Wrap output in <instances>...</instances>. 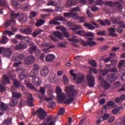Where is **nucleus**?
<instances>
[{"instance_id":"64","label":"nucleus","mask_w":125,"mask_h":125,"mask_svg":"<svg viewBox=\"0 0 125 125\" xmlns=\"http://www.w3.org/2000/svg\"><path fill=\"white\" fill-rule=\"evenodd\" d=\"M85 37H94V34L92 32H86Z\"/></svg>"},{"instance_id":"44","label":"nucleus","mask_w":125,"mask_h":125,"mask_svg":"<svg viewBox=\"0 0 125 125\" xmlns=\"http://www.w3.org/2000/svg\"><path fill=\"white\" fill-rule=\"evenodd\" d=\"M24 0H14L12 2V4L14 6H17V5H19V2L20 1H24Z\"/></svg>"},{"instance_id":"7","label":"nucleus","mask_w":125,"mask_h":125,"mask_svg":"<svg viewBox=\"0 0 125 125\" xmlns=\"http://www.w3.org/2000/svg\"><path fill=\"white\" fill-rule=\"evenodd\" d=\"M53 35L54 36H50V39L53 42H59L60 40H63V35H62V33L59 31H55L54 33H53ZM58 38V39H57Z\"/></svg>"},{"instance_id":"28","label":"nucleus","mask_w":125,"mask_h":125,"mask_svg":"<svg viewBox=\"0 0 125 125\" xmlns=\"http://www.w3.org/2000/svg\"><path fill=\"white\" fill-rule=\"evenodd\" d=\"M28 17L25 14H22L20 16L19 21L20 22H25L27 21Z\"/></svg>"},{"instance_id":"59","label":"nucleus","mask_w":125,"mask_h":125,"mask_svg":"<svg viewBox=\"0 0 125 125\" xmlns=\"http://www.w3.org/2000/svg\"><path fill=\"white\" fill-rule=\"evenodd\" d=\"M108 72L117 73L118 69L116 67L111 68L108 69Z\"/></svg>"},{"instance_id":"43","label":"nucleus","mask_w":125,"mask_h":125,"mask_svg":"<svg viewBox=\"0 0 125 125\" xmlns=\"http://www.w3.org/2000/svg\"><path fill=\"white\" fill-rule=\"evenodd\" d=\"M115 54H114L113 53H110V57L107 58L106 59H104V62L105 63L109 62L110 60H111V57H113L115 56Z\"/></svg>"},{"instance_id":"58","label":"nucleus","mask_w":125,"mask_h":125,"mask_svg":"<svg viewBox=\"0 0 125 125\" xmlns=\"http://www.w3.org/2000/svg\"><path fill=\"white\" fill-rule=\"evenodd\" d=\"M11 119H8L5 120L3 122L4 125H9V124H11Z\"/></svg>"},{"instance_id":"41","label":"nucleus","mask_w":125,"mask_h":125,"mask_svg":"<svg viewBox=\"0 0 125 125\" xmlns=\"http://www.w3.org/2000/svg\"><path fill=\"white\" fill-rule=\"evenodd\" d=\"M89 63L93 67H97V63H96L95 60H91L89 61Z\"/></svg>"},{"instance_id":"24","label":"nucleus","mask_w":125,"mask_h":125,"mask_svg":"<svg viewBox=\"0 0 125 125\" xmlns=\"http://www.w3.org/2000/svg\"><path fill=\"white\" fill-rule=\"evenodd\" d=\"M41 74L42 77L47 76V74H48V69H47V66H44L41 69Z\"/></svg>"},{"instance_id":"30","label":"nucleus","mask_w":125,"mask_h":125,"mask_svg":"<svg viewBox=\"0 0 125 125\" xmlns=\"http://www.w3.org/2000/svg\"><path fill=\"white\" fill-rule=\"evenodd\" d=\"M40 98L41 99V100H44L45 101H47V102L48 101H51L52 99H53V97H47L46 96H41V97H40Z\"/></svg>"},{"instance_id":"40","label":"nucleus","mask_w":125,"mask_h":125,"mask_svg":"<svg viewBox=\"0 0 125 125\" xmlns=\"http://www.w3.org/2000/svg\"><path fill=\"white\" fill-rule=\"evenodd\" d=\"M39 74L37 71H35V70L32 69L31 71L29 73V76L31 77V78H33V77H35V76L38 75Z\"/></svg>"},{"instance_id":"4","label":"nucleus","mask_w":125,"mask_h":125,"mask_svg":"<svg viewBox=\"0 0 125 125\" xmlns=\"http://www.w3.org/2000/svg\"><path fill=\"white\" fill-rule=\"evenodd\" d=\"M56 93L57 95V98L58 100V103H62V102H63V101L66 99V97L65 94L62 92L61 88L58 86L56 87Z\"/></svg>"},{"instance_id":"10","label":"nucleus","mask_w":125,"mask_h":125,"mask_svg":"<svg viewBox=\"0 0 125 125\" xmlns=\"http://www.w3.org/2000/svg\"><path fill=\"white\" fill-rule=\"evenodd\" d=\"M88 84L90 87H93L95 84V79L92 75H88L86 77Z\"/></svg>"},{"instance_id":"47","label":"nucleus","mask_w":125,"mask_h":125,"mask_svg":"<svg viewBox=\"0 0 125 125\" xmlns=\"http://www.w3.org/2000/svg\"><path fill=\"white\" fill-rule=\"evenodd\" d=\"M118 68H122V67H125V60H122L118 64Z\"/></svg>"},{"instance_id":"25","label":"nucleus","mask_w":125,"mask_h":125,"mask_svg":"<svg viewBox=\"0 0 125 125\" xmlns=\"http://www.w3.org/2000/svg\"><path fill=\"white\" fill-rule=\"evenodd\" d=\"M116 30H117V29L114 28L113 27L109 28L108 30L109 32V36H110L111 37H117V34H115Z\"/></svg>"},{"instance_id":"32","label":"nucleus","mask_w":125,"mask_h":125,"mask_svg":"<svg viewBox=\"0 0 125 125\" xmlns=\"http://www.w3.org/2000/svg\"><path fill=\"white\" fill-rule=\"evenodd\" d=\"M111 21H112L113 24H118V25H122V24H124V22L119 21V19L116 18H112Z\"/></svg>"},{"instance_id":"51","label":"nucleus","mask_w":125,"mask_h":125,"mask_svg":"<svg viewBox=\"0 0 125 125\" xmlns=\"http://www.w3.org/2000/svg\"><path fill=\"white\" fill-rule=\"evenodd\" d=\"M78 20H79V23H83V22H85V18L83 17L79 16Z\"/></svg>"},{"instance_id":"31","label":"nucleus","mask_w":125,"mask_h":125,"mask_svg":"<svg viewBox=\"0 0 125 125\" xmlns=\"http://www.w3.org/2000/svg\"><path fill=\"white\" fill-rule=\"evenodd\" d=\"M102 86H103V87H104V88H108L111 86V85L106 82V81L104 80H103L101 82Z\"/></svg>"},{"instance_id":"35","label":"nucleus","mask_w":125,"mask_h":125,"mask_svg":"<svg viewBox=\"0 0 125 125\" xmlns=\"http://www.w3.org/2000/svg\"><path fill=\"white\" fill-rule=\"evenodd\" d=\"M37 50H38V49H37V46H32L31 47L29 48L28 51L30 52V53L35 52V54H37Z\"/></svg>"},{"instance_id":"49","label":"nucleus","mask_w":125,"mask_h":125,"mask_svg":"<svg viewBox=\"0 0 125 125\" xmlns=\"http://www.w3.org/2000/svg\"><path fill=\"white\" fill-rule=\"evenodd\" d=\"M49 24H53L54 25H60L61 23L57 21L54 20L52 21H50Z\"/></svg>"},{"instance_id":"8","label":"nucleus","mask_w":125,"mask_h":125,"mask_svg":"<svg viewBox=\"0 0 125 125\" xmlns=\"http://www.w3.org/2000/svg\"><path fill=\"white\" fill-rule=\"evenodd\" d=\"M39 125H55V120L53 119L52 115H49L47 117V122H44Z\"/></svg>"},{"instance_id":"50","label":"nucleus","mask_w":125,"mask_h":125,"mask_svg":"<svg viewBox=\"0 0 125 125\" xmlns=\"http://www.w3.org/2000/svg\"><path fill=\"white\" fill-rule=\"evenodd\" d=\"M90 74H91V72H93L94 74H97L98 70L93 67H89Z\"/></svg>"},{"instance_id":"11","label":"nucleus","mask_w":125,"mask_h":125,"mask_svg":"<svg viewBox=\"0 0 125 125\" xmlns=\"http://www.w3.org/2000/svg\"><path fill=\"white\" fill-rule=\"evenodd\" d=\"M105 5H107V6H110L111 7H113V6H116V7H117L118 8H123L122 7V4L119 2H113L111 1H107L105 2Z\"/></svg>"},{"instance_id":"55","label":"nucleus","mask_w":125,"mask_h":125,"mask_svg":"<svg viewBox=\"0 0 125 125\" xmlns=\"http://www.w3.org/2000/svg\"><path fill=\"white\" fill-rule=\"evenodd\" d=\"M63 82L64 84H68V83H69V80L67 78V76H63Z\"/></svg>"},{"instance_id":"53","label":"nucleus","mask_w":125,"mask_h":125,"mask_svg":"<svg viewBox=\"0 0 125 125\" xmlns=\"http://www.w3.org/2000/svg\"><path fill=\"white\" fill-rule=\"evenodd\" d=\"M71 30H73L75 33H77V30L78 29H82V26L81 25H76L74 28H71Z\"/></svg>"},{"instance_id":"46","label":"nucleus","mask_w":125,"mask_h":125,"mask_svg":"<svg viewBox=\"0 0 125 125\" xmlns=\"http://www.w3.org/2000/svg\"><path fill=\"white\" fill-rule=\"evenodd\" d=\"M40 69V66L37 64H34L33 65V69L32 70H34L35 72L39 73V70Z\"/></svg>"},{"instance_id":"54","label":"nucleus","mask_w":125,"mask_h":125,"mask_svg":"<svg viewBox=\"0 0 125 125\" xmlns=\"http://www.w3.org/2000/svg\"><path fill=\"white\" fill-rule=\"evenodd\" d=\"M70 11L71 12H75L76 11L79 12L81 11V9H80V8H79L78 7H75L70 9Z\"/></svg>"},{"instance_id":"15","label":"nucleus","mask_w":125,"mask_h":125,"mask_svg":"<svg viewBox=\"0 0 125 125\" xmlns=\"http://www.w3.org/2000/svg\"><path fill=\"white\" fill-rule=\"evenodd\" d=\"M106 80L109 83H113V82H115L117 80V75L114 74H109L106 77Z\"/></svg>"},{"instance_id":"52","label":"nucleus","mask_w":125,"mask_h":125,"mask_svg":"<svg viewBox=\"0 0 125 125\" xmlns=\"http://www.w3.org/2000/svg\"><path fill=\"white\" fill-rule=\"evenodd\" d=\"M8 4L4 0H0V5L1 6H6Z\"/></svg>"},{"instance_id":"56","label":"nucleus","mask_w":125,"mask_h":125,"mask_svg":"<svg viewBox=\"0 0 125 125\" xmlns=\"http://www.w3.org/2000/svg\"><path fill=\"white\" fill-rule=\"evenodd\" d=\"M3 33L4 34H7L9 37H10V36H12V35H14V33H13V32H12L10 30H5Z\"/></svg>"},{"instance_id":"36","label":"nucleus","mask_w":125,"mask_h":125,"mask_svg":"<svg viewBox=\"0 0 125 125\" xmlns=\"http://www.w3.org/2000/svg\"><path fill=\"white\" fill-rule=\"evenodd\" d=\"M47 5L48 6L52 5V6L57 7V6H58V4H57V3H55V1H54L51 0L49 1L47 3Z\"/></svg>"},{"instance_id":"45","label":"nucleus","mask_w":125,"mask_h":125,"mask_svg":"<svg viewBox=\"0 0 125 125\" xmlns=\"http://www.w3.org/2000/svg\"><path fill=\"white\" fill-rule=\"evenodd\" d=\"M65 113V108L64 107H61L58 111V115L61 116Z\"/></svg>"},{"instance_id":"21","label":"nucleus","mask_w":125,"mask_h":125,"mask_svg":"<svg viewBox=\"0 0 125 125\" xmlns=\"http://www.w3.org/2000/svg\"><path fill=\"white\" fill-rule=\"evenodd\" d=\"M32 83L35 84V85L40 86L41 85V83H42V81H41L40 78L38 77H36L32 79Z\"/></svg>"},{"instance_id":"33","label":"nucleus","mask_w":125,"mask_h":125,"mask_svg":"<svg viewBox=\"0 0 125 125\" xmlns=\"http://www.w3.org/2000/svg\"><path fill=\"white\" fill-rule=\"evenodd\" d=\"M9 40L7 37H6V36H4L0 40V43H3L5 44V43H6V42H7Z\"/></svg>"},{"instance_id":"3","label":"nucleus","mask_w":125,"mask_h":125,"mask_svg":"<svg viewBox=\"0 0 125 125\" xmlns=\"http://www.w3.org/2000/svg\"><path fill=\"white\" fill-rule=\"evenodd\" d=\"M20 15V14L19 13L15 14L14 11H12L11 12V17L12 19L6 21L4 24L5 29H7L10 25V24H12V25L16 24V21L15 19H16Z\"/></svg>"},{"instance_id":"22","label":"nucleus","mask_w":125,"mask_h":125,"mask_svg":"<svg viewBox=\"0 0 125 125\" xmlns=\"http://www.w3.org/2000/svg\"><path fill=\"white\" fill-rule=\"evenodd\" d=\"M13 57H15V61L23 60V58H24V55L17 53H15L13 56Z\"/></svg>"},{"instance_id":"26","label":"nucleus","mask_w":125,"mask_h":125,"mask_svg":"<svg viewBox=\"0 0 125 125\" xmlns=\"http://www.w3.org/2000/svg\"><path fill=\"white\" fill-rule=\"evenodd\" d=\"M42 33V29H37L32 33V36L33 38H36L38 35H41Z\"/></svg>"},{"instance_id":"29","label":"nucleus","mask_w":125,"mask_h":125,"mask_svg":"<svg viewBox=\"0 0 125 125\" xmlns=\"http://www.w3.org/2000/svg\"><path fill=\"white\" fill-rule=\"evenodd\" d=\"M44 23H45V21L42 19H39L36 22L35 24V26L36 27H40V26H42V25H43Z\"/></svg>"},{"instance_id":"61","label":"nucleus","mask_w":125,"mask_h":125,"mask_svg":"<svg viewBox=\"0 0 125 125\" xmlns=\"http://www.w3.org/2000/svg\"><path fill=\"white\" fill-rule=\"evenodd\" d=\"M55 20H58V21H65V18L62 17H57L55 18Z\"/></svg>"},{"instance_id":"5","label":"nucleus","mask_w":125,"mask_h":125,"mask_svg":"<svg viewBox=\"0 0 125 125\" xmlns=\"http://www.w3.org/2000/svg\"><path fill=\"white\" fill-rule=\"evenodd\" d=\"M12 101L10 103V105L11 107H14L18 103V99L21 98V94L20 93L16 91L12 92Z\"/></svg>"},{"instance_id":"63","label":"nucleus","mask_w":125,"mask_h":125,"mask_svg":"<svg viewBox=\"0 0 125 125\" xmlns=\"http://www.w3.org/2000/svg\"><path fill=\"white\" fill-rule=\"evenodd\" d=\"M35 16H37V13L36 12H31L30 15V18H34Z\"/></svg>"},{"instance_id":"2","label":"nucleus","mask_w":125,"mask_h":125,"mask_svg":"<svg viewBox=\"0 0 125 125\" xmlns=\"http://www.w3.org/2000/svg\"><path fill=\"white\" fill-rule=\"evenodd\" d=\"M68 41L69 42H79L82 44V45H83V46H87V45H89V46H93L94 45H96V42H93V38H87L88 41L85 42V41L80 39L79 40H78L77 39H76V37L73 36L72 38H69L67 39Z\"/></svg>"},{"instance_id":"9","label":"nucleus","mask_w":125,"mask_h":125,"mask_svg":"<svg viewBox=\"0 0 125 125\" xmlns=\"http://www.w3.org/2000/svg\"><path fill=\"white\" fill-rule=\"evenodd\" d=\"M36 115L40 120H43L46 116V112L42 108H39L36 111Z\"/></svg>"},{"instance_id":"34","label":"nucleus","mask_w":125,"mask_h":125,"mask_svg":"<svg viewBox=\"0 0 125 125\" xmlns=\"http://www.w3.org/2000/svg\"><path fill=\"white\" fill-rule=\"evenodd\" d=\"M83 26H84L85 28H87L89 30H94L95 27L92 26L90 23H85L83 24Z\"/></svg>"},{"instance_id":"60","label":"nucleus","mask_w":125,"mask_h":125,"mask_svg":"<svg viewBox=\"0 0 125 125\" xmlns=\"http://www.w3.org/2000/svg\"><path fill=\"white\" fill-rule=\"evenodd\" d=\"M97 34L99 36H105L106 35L105 31H101L97 33Z\"/></svg>"},{"instance_id":"23","label":"nucleus","mask_w":125,"mask_h":125,"mask_svg":"<svg viewBox=\"0 0 125 125\" xmlns=\"http://www.w3.org/2000/svg\"><path fill=\"white\" fill-rule=\"evenodd\" d=\"M27 44H24V43H20V44L17 45L15 47V49L16 50H20V49H25L27 46H26Z\"/></svg>"},{"instance_id":"13","label":"nucleus","mask_w":125,"mask_h":125,"mask_svg":"<svg viewBox=\"0 0 125 125\" xmlns=\"http://www.w3.org/2000/svg\"><path fill=\"white\" fill-rule=\"evenodd\" d=\"M8 110V105L4 103L0 102V116L2 115V112Z\"/></svg>"},{"instance_id":"18","label":"nucleus","mask_w":125,"mask_h":125,"mask_svg":"<svg viewBox=\"0 0 125 125\" xmlns=\"http://www.w3.org/2000/svg\"><path fill=\"white\" fill-rule=\"evenodd\" d=\"M55 59V56L53 54H48L45 57V60L46 62H53Z\"/></svg>"},{"instance_id":"48","label":"nucleus","mask_w":125,"mask_h":125,"mask_svg":"<svg viewBox=\"0 0 125 125\" xmlns=\"http://www.w3.org/2000/svg\"><path fill=\"white\" fill-rule=\"evenodd\" d=\"M71 17L74 19H79V17H80V16H78V13L72 12Z\"/></svg>"},{"instance_id":"20","label":"nucleus","mask_w":125,"mask_h":125,"mask_svg":"<svg viewBox=\"0 0 125 125\" xmlns=\"http://www.w3.org/2000/svg\"><path fill=\"white\" fill-rule=\"evenodd\" d=\"M1 83L3 84H7L8 83H10V81H9V78L6 75H3V77L0 80Z\"/></svg>"},{"instance_id":"1","label":"nucleus","mask_w":125,"mask_h":125,"mask_svg":"<svg viewBox=\"0 0 125 125\" xmlns=\"http://www.w3.org/2000/svg\"><path fill=\"white\" fill-rule=\"evenodd\" d=\"M64 91L66 93L68 97L69 98L67 99L66 101H65V99L62 103H63L65 105H69V104H71L73 101H75V97L78 95L79 92L78 90L75 89V86L72 85L66 86L64 89Z\"/></svg>"},{"instance_id":"39","label":"nucleus","mask_w":125,"mask_h":125,"mask_svg":"<svg viewBox=\"0 0 125 125\" xmlns=\"http://www.w3.org/2000/svg\"><path fill=\"white\" fill-rule=\"evenodd\" d=\"M76 34L79 35V36H82V37H85L86 32L84 30H80L76 31Z\"/></svg>"},{"instance_id":"42","label":"nucleus","mask_w":125,"mask_h":125,"mask_svg":"<svg viewBox=\"0 0 125 125\" xmlns=\"http://www.w3.org/2000/svg\"><path fill=\"white\" fill-rule=\"evenodd\" d=\"M62 32L65 38H69V37H70V34H69V33L67 32V29H66V28L63 29V31Z\"/></svg>"},{"instance_id":"19","label":"nucleus","mask_w":125,"mask_h":125,"mask_svg":"<svg viewBox=\"0 0 125 125\" xmlns=\"http://www.w3.org/2000/svg\"><path fill=\"white\" fill-rule=\"evenodd\" d=\"M22 71L23 70L21 68H17L16 70L17 73H18L19 74L21 73L19 75V79L21 80H24V79L26 78V75L24 74Z\"/></svg>"},{"instance_id":"6","label":"nucleus","mask_w":125,"mask_h":125,"mask_svg":"<svg viewBox=\"0 0 125 125\" xmlns=\"http://www.w3.org/2000/svg\"><path fill=\"white\" fill-rule=\"evenodd\" d=\"M0 54H3L4 57L10 58L12 55V50L9 48L0 47Z\"/></svg>"},{"instance_id":"17","label":"nucleus","mask_w":125,"mask_h":125,"mask_svg":"<svg viewBox=\"0 0 125 125\" xmlns=\"http://www.w3.org/2000/svg\"><path fill=\"white\" fill-rule=\"evenodd\" d=\"M79 3V0H67L66 1L67 6H75Z\"/></svg>"},{"instance_id":"37","label":"nucleus","mask_w":125,"mask_h":125,"mask_svg":"<svg viewBox=\"0 0 125 125\" xmlns=\"http://www.w3.org/2000/svg\"><path fill=\"white\" fill-rule=\"evenodd\" d=\"M100 72L101 75H103V76H106V75L109 73V69H101L100 70Z\"/></svg>"},{"instance_id":"27","label":"nucleus","mask_w":125,"mask_h":125,"mask_svg":"<svg viewBox=\"0 0 125 125\" xmlns=\"http://www.w3.org/2000/svg\"><path fill=\"white\" fill-rule=\"evenodd\" d=\"M77 77L78 78V79L76 80V83H82L84 79V76H83V74L82 73L78 74Z\"/></svg>"},{"instance_id":"14","label":"nucleus","mask_w":125,"mask_h":125,"mask_svg":"<svg viewBox=\"0 0 125 125\" xmlns=\"http://www.w3.org/2000/svg\"><path fill=\"white\" fill-rule=\"evenodd\" d=\"M27 95V102L28 106L33 107V106H34V104H33V102H34V98H33V96H32V94L31 93H28Z\"/></svg>"},{"instance_id":"38","label":"nucleus","mask_w":125,"mask_h":125,"mask_svg":"<svg viewBox=\"0 0 125 125\" xmlns=\"http://www.w3.org/2000/svg\"><path fill=\"white\" fill-rule=\"evenodd\" d=\"M14 86V87H16V88L18 87H20L21 86V84H20V82L18 81L15 80L13 82Z\"/></svg>"},{"instance_id":"62","label":"nucleus","mask_w":125,"mask_h":125,"mask_svg":"<svg viewBox=\"0 0 125 125\" xmlns=\"http://www.w3.org/2000/svg\"><path fill=\"white\" fill-rule=\"evenodd\" d=\"M39 90L40 93H42V95H44V94L45 93V89L42 87H40Z\"/></svg>"},{"instance_id":"12","label":"nucleus","mask_w":125,"mask_h":125,"mask_svg":"<svg viewBox=\"0 0 125 125\" xmlns=\"http://www.w3.org/2000/svg\"><path fill=\"white\" fill-rule=\"evenodd\" d=\"M34 62H35V57L32 56H30L26 58L24 61L25 65H31L33 64Z\"/></svg>"},{"instance_id":"16","label":"nucleus","mask_w":125,"mask_h":125,"mask_svg":"<svg viewBox=\"0 0 125 125\" xmlns=\"http://www.w3.org/2000/svg\"><path fill=\"white\" fill-rule=\"evenodd\" d=\"M21 33L22 34H25L26 35H31L33 30L31 27H27L26 28H21L20 29Z\"/></svg>"},{"instance_id":"57","label":"nucleus","mask_w":125,"mask_h":125,"mask_svg":"<svg viewBox=\"0 0 125 125\" xmlns=\"http://www.w3.org/2000/svg\"><path fill=\"white\" fill-rule=\"evenodd\" d=\"M64 17H67L68 18H71L72 17V12L70 11V13H64L63 14Z\"/></svg>"}]
</instances>
